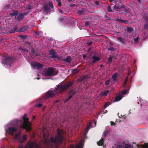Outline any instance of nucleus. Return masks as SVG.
I'll use <instances>...</instances> for the list:
<instances>
[{"label": "nucleus", "mask_w": 148, "mask_h": 148, "mask_svg": "<svg viewBox=\"0 0 148 148\" xmlns=\"http://www.w3.org/2000/svg\"><path fill=\"white\" fill-rule=\"evenodd\" d=\"M26 139V135L23 136L22 137L21 136V134L20 132H18L14 136V140H18L19 142H23L25 141Z\"/></svg>", "instance_id": "nucleus-5"}, {"label": "nucleus", "mask_w": 148, "mask_h": 148, "mask_svg": "<svg viewBox=\"0 0 148 148\" xmlns=\"http://www.w3.org/2000/svg\"><path fill=\"white\" fill-rule=\"evenodd\" d=\"M32 51L33 52H34V51L33 50H32Z\"/></svg>", "instance_id": "nucleus-57"}, {"label": "nucleus", "mask_w": 148, "mask_h": 148, "mask_svg": "<svg viewBox=\"0 0 148 148\" xmlns=\"http://www.w3.org/2000/svg\"><path fill=\"white\" fill-rule=\"evenodd\" d=\"M18 14V11H14L13 13H11L10 15L11 16H15Z\"/></svg>", "instance_id": "nucleus-18"}, {"label": "nucleus", "mask_w": 148, "mask_h": 148, "mask_svg": "<svg viewBox=\"0 0 148 148\" xmlns=\"http://www.w3.org/2000/svg\"><path fill=\"white\" fill-rule=\"evenodd\" d=\"M31 4H30L27 7V8L29 9H30L32 8V7H31Z\"/></svg>", "instance_id": "nucleus-31"}, {"label": "nucleus", "mask_w": 148, "mask_h": 148, "mask_svg": "<svg viewBox=\"0 0 148 148\" xmlns=\"http://www.w3.org/2000/svg\"><path fill=\"white\" fill-rule=\"evenodd\" d=\"M42 106V104H37L36 105V107H41Z\"/></svg>", "instance_id": "nucleus-35"}, {"label": "nucleus", "mask_w": 148, "mask_h": 148, "mask_svg": "<svg viewBox=\"0 0 148 148\" xmlns=\"http://www.w3.org/2000/svg\"><path fill=\"white\" fill-rule=\"evenodd\" d=\"M117 75V73H115L114 74L112 77V79L114 81H115L116 80Z\"/></svg>", "instance_id": "nucleus-20"}, {"label": "nucleus", "mask_w": 148, "mask_h": 148, "mask_svg": "<svg viewBox=\"0 0 148 148\" xmlns=\"http://www.w3.org/2000/svg\"><path fill=\"white\" fill-rule=\"evenodd\" d=\"M31 65L35 69L39 68L41 67V65L37 62H32Z\"/></svg>", "instance_id": "nucleus-9"}, {"label": "nucleus", "mask_w": 148, "mask_h": 148, "mask_svg": "<svg viewBox=\"0 0 148 148\" xmlns=\"http://www.w3.org/2000/svg\"><path fill=\"white\" fill-rule=\"evenodd\" d=\"M108 61L109 62H111L112 61V57H110L108 59Z\"/></svg>", "instance_id": "nucleus-32"}, {"label": "nucleus", "mask_w": 148, "mask_h": 148, "mask_svg": "<svg viewBox=\"0 0 148 148\" xmlns=\"http://www.w3.org/2000/svg\"><path fill=\"white\" fill-rule=\"evenodd\" d=\"M42 74L45 76H50L56 75L54 73L53 69L51 68H49L45 70L41 73Z\"/></svg>", "instance_id": "nucleus-4"}, {"label": "nucleus", "mask_w": 148, "mask_h": 148, "mask_svg": "<svg viewBox=\"0 0 148 148\" xmlns=\"http://www.w3.org/2000/svg\"><path fill=\"white\" fill-rule=\"evenodd\" d=\"M34 55H36V53L34 52Z\"/></svg>", "instance_id": "nucleus-54"}, {"label": "nucleus", "mask_w": 148, "mask_h": 148, "mask_svg": "<svg viewBox=\"0 0 148 148\" xmlns=\"http://www.w3.org/2000/svg\"><path fill=\"white\" fill-rule=\"evenodd\" d=\"M89 77H88L87 75H84V77L83 78L84 79H86L89 78Z\"/></svg>", "instance_id": "nucleus-33"}, {"label": "nucleus", "mask_w": 148, "mask_h": 148, "mask_svg": "<svg viewBox=\"0 0 148 148\" xmlns=\"http://www.w3.org/2000/svg\"><path fill=\"white\" fill-rule=\"evenodd\" d=\"M94 125V126H95L96 125V122H95Z\"/></svg>", "instance_id": "nucleus-49"}, {"label": "nucleus", "mask_w": 148, "mask_h": 148, "mask_svg": "<svg viewBox=\"0 0 148 148\" xmlns=\"http://www.w3.org/2000/svg\"><path fill=\"white\" fill-rule=\"evenodd\" d=\"M49 53L52 58H54L58 56L56 53L53 50H49Z\"/></svg>", "instance_id": "nucleus-11"}, {"label": "nucleus", "mask_w": 148, "mask_h": 148, "mask_svg": "<svg viewBox=\"0 0 148 148\" xmlns=\"http://www.w3.org/2000/svg\"><path fill=\"white\" fill-rule=\"evenodd\" d=\"M12 59L10 57L5 58L4 59L2 63L8 66L11 65V63L12 61Z\"/></svg>", "instance_id": "nucleus-7"}, {"label": "nucleus", "mask_w": 148, "mask_h": 148, "mask_svg": "<svg viewBox=\"0 0 148 148\" xmlns=\"http://www.w3.org/2000/svg\"><path fill=\"white\" fill-rule=\"evenodd\" d=\"M130 74V73H128V76Z\"/></svg>", "instance_id": "nucleus-51"}, {"label": "nucleus", "mask_w": 148, "mask_h": 148, "mask_svg": "<svg viewBox=\"0 0 148 148\" xmlns=\"http://www.w3.org/2000/svg\"><path fill=\"white\" fill-rule=\"evenodd\" d=\"M122 98V97L121 95H119L116 96L115 97V101H118L121 100Z\"/></svg>", "instance_id": "nucleus-14"}, {"label": "nucleus", "mask_w": 148, "mask_h": 148, "mask_svg": "<svg viewBox=\"0 0 148 148\" xmlns=\"http://www.w3.org/2000/svg\"><path fill=\"white\" fill-rule=\"evenodd\" d=\"M90 49H91V48H89V49L88 51H89V50H90Z\"/></svg>", "instance_id": "nucleus-55"}, {"label": "nucleus", "mask_w": 148, "mask_h": 148, "mask_svg": "<svg viewBox=\"0 0 148 148\" xmlns=\"http://www.w3.org/2000/svg\"><path fill=\"white\" fill-rule=\"evenodd\" d=\"M108 92H109V91L108 90H106L104 92H102L101 94V96H106L108 94Z\"/></svg>", "instance_id": "nucleus-19"}, {"label": "nucleus", "mask_w": 148, "mask_h": 148, "mask_svg": "<svg viewBox=\"0 0 148 148\" xmlns=\"http://www.w3.org/2000/svg\"><path fill=\"white\" fill-rule=\"evenodd\" d=\"M23 148V146H22V145H19L18 147V148Z\"/></svg>", "instance_id": "nucleus-39"}, {"label": "nucleus", "mask_w": 148, "mask_h": 148, "mask_svg": "<svg viewBox=\"0 0 148 148\" xmlns=\"http://www.w3.org/2000/svg\"><path fill=\"white\" fill-rule=\"evenodd\" d=\"M130 145H129L125 144L124 145H123L122 146L118 145L117 146L116 148H130Z\"/></svg>", "instance_id": "nucleus-12"}, {"label": "nucleus", "mask_w": 148, "mask_h": 148, "mask_svg": "<svg viewBox=\"0 0 148 148\" xmlns=\"http://www.w3.org/2000/svg\"><path fill=\"white\" fill-rule=\"evenodd\" d=\"M104 140L103 139H101L100 141L97 142V144L99 145H103Z\"/></svg>", "instance_id": "nucleus-15"}, {"label": "nucleus", "mask_w": 148, "mask_h": 148, "mask_svg": "<svg viewBox=\"0 0 148 148\" xmlns=\"http://www.w3.org/2000/svg\"><path fill=\"white\" fill-rule=\"evenodd\" d=\"M37 79H40V78H39V77H38V78H37Z\"/></svg>", "instance_id": "nucleus-53"}, {"label": "nucleus", "mask_w": 148, "mask_h": 148, "mask_svg": "<svg viewBox=\"0 0 148 148\" xmlns=\"http://www.w3.org/2000/svg\"><path fill=\"white\" fill-rule=\"evenodd\" d=\"M121 22L123 23H127V21H124V20H121Z\"/></svg>", "instance_id": "nucleus-37"}, {"label": "nucleus", "mask_w": 148, "mask_h": 148, "mask_svg": "<svg viewBox=\"0 0 148 148\" xmlns=\"http://www.w3.org/2000/svg\"><path fill=\"white\" fill-rule=\"evenodd\" d=\"M59 101V100H56V103H57V102H58Z\"/></svg>", "instance_id": "nucleus-48"}, {"label": "nucleus", "mask_w": 148, "mask_h": 148, "mask_svg": "<svg viewBox=\"0 0 148 148\" xmlns=\"http://www.w3.org/2000/svg\"><path fill=\"white\" fill-rule=\"evenodd\" d=\"M23 16L24 15L22 14H19L18 17V20L19 21L22 20L23 18Z\"/></svg>", "instance_id": "nucleus-17"}, {"label": "nucleus", "mask_w": 148, "mask_h": 148, "mask_svg": "<svg viewBox=\"0 0 148 148\" xmlns=\"http://www.w3.org/2000/svg\"><path fill=\"white\" fill-rule=\"evenodd\" d=\"M59 12L61 13H63V11L60 9H59Z\"/></svg>", "instance_id": "nucleus-42"}, {"label": "nucleus", "mask_w": 148, "mask_h": 148, "mask_svg": "<svg viewBox=\"0 0 148 148\" xmlns=\"http://www.w3.org/2000/svg\"><path fill=\"white\" fill-rule=\"evenodd\" d=\"M90 59L92 63L93 64L100 60V59L99 58L95 56L90 57Z\"/></svg>", "instance_id": "nucleus-8"}, {"label": "nucleus", "mask_w": 148, "mask_h": 148, "mask_svg": "<svg viewBox=\"0 0 148 148\" xmlns=\"http://www.w3.org/2000/svg\"><path fill=\"white\" fill-rule=\"evenodd\" d=\"M109 103H106L104 105V108H106L107 107L109 106Z\"/></svg>", "instance_id": "nucleus-34"}, {"label": "nucleus", "mask_w": 148, "mask_h": 148, "mask_svg": "<svg viewBox=\"0 0 148 148\" xmlns=\"http://www.w3.org/2000/svg\"><path fill=\"white\" fill-rule=\"evenodd\" d=\"M78 71V70L77 69H74L72 71V72L74 74L76 73Z\"/></svg>", "instance_id": "nucleus-24"}, {"label": "nucleus", "mask_w": 148, "mask_h": 148, "mask_svg": "<svg viewBox=\"0 0 148 148\" xmlns=\"http://www.w3.org/2000/svg\"><path fill=\"white\" fill-rule=\"evenodd\" d=\"M118 39L119 40V39H121V38H118Z\"/></svg>", "instance_id": "nucleus-50"}, {"label": "nucleus", "mask_w": 148, "mask_h": 148, "mask_svg": "<svg viewBox=\"0 0 148 148\" xmlns=\"http://www.w3.org/2000/svg\"><path fill=\"white\" fill-rule=\"evenodd\" d=\"M92 53H90V55H92Z\"/></svg>", "instance_id": "nucleus-56"}, {"label": "nucleus", "mask_w": 148, "mask_h": 148, "mask_svg": "<svg viewBox=\"0 0 148 148\" xmlns=\"http://www.w3.org/2000/svg\"><path fill=\"white\" fill-rule=\"evenodd\" d=\"M74 93V92H73V91H70V92H69V94H70V95L69 96V97L67 98V100H66V101H67L68 100H69L70 99H71L72 97V95H71V94H73Z\"/></svg>", "instance_id": "nucleus-21"}, {"label": "nucleus", "mask_w": 148, "mask_h": 148, "mask_svg": "<svg viewBox=\"0 0 148 148\" xmlns=\"http://www.w3.org/2000/svg\"><path fill=\"white\" fill-rule=\"evenodd\" d=\"M58 2V5L59 6H61V0H57Z\"/></svg>", "instance_id": "nucleus-30"}, {"label": "nucleus", "mask_w": 148, "mask_h": 148, "mask_svg": "<svg viewBox=\"0 0 148 148\" xmlns=\"http://www.w3.org/2000/svg\"><path fill=\"white\" fill-rule=\"evenodd\" d=\"M28 120L27 115L25 114L22 119H17L11 121L5 126L6 133L13 136L20 128L25 129L27 131H30L31 124Z\"/></svg>", "instance_id": "nucleus-1"}, {"label": "nucleus", "mask_w": 148, "mask_h": 148, "mask_svg": "<svg viewBox=\"0 0 148 148\" xmlns=\"http://www.w3.org/2000/svg\"><path fill=\"white\" fill-rule=\"evenodd\" d=\"M72 83L71 82L66 86H63L62 85L58 86L55 90L48 91L46 94V97L49 98L55 95L57 93L56 91H57V92H58L60 93L62 92L65 91L67 88L72 85Z\"/></svg>", "instance_id": "nucleus-2"}, {"label": "nucleus", "mask_w": 148, "mask_h": 148, "mask_svg": "<svg viewBox=\"0 0 148 148\" xmlns=\"http://www.w3.org/2000/svg\"><path fill=\"white\" fill-rule=\"evenodd\" d=\"M44 132H45L44 131L43 134L44 137L45 138V143L46 144L49 146L50 145V143L49 142V139L45 138V135L44 134Z\"/></svg>", "instance_id": "nucleus-13"}, {"label": "nucleus", "mask_w": 148, "mask_h": 148, "mask_svg": "<svg viewBox=\"0 0 148 148\" xmlns=\"http://www.w3.org/2000/svg\"><path fill=\"white\" fill-rule=\"evenodd\" d=\"M58 136L55 138L51 137L50 138L51 145L53 146L58 143H61L63 139L62 135L65 134V132L63 130H58Z\"/></svg>", "instance_id": "nucleus-3"}, {"label": "nucleus", "mask_w": 148, "mask_h": 148, "mask_svg": "<svg viewBox=\"0 0 148 148\" xmlns=\"http://www.w3.org/2000/svg\"><path fill=\"white\" fill-rule=\"evenodd\" d=\"M139 1H140V0H138Z\"/></svg>", "instance_id": "nucleus-58"}, {"label": "nucleus", "mask_w": 148, "mask_h": 148, "mask_svg": "<svg viewBox=\"0 0 148 148\" xmlns=\"http://www.w3.org/2000/svg\"><path fill=\"white\" fill-rule=\"evenodd\" d=\"M113 8H114V10H116V9H119L120 8V7H119L117 5H114V6Z\"/></svg>", "instance_id": "nucleus-26"}, {"label": "nucleus", "mask_w": 148, "mask_h": 148, "mask_svg": "<svg viewBox=\"0 0 148 148\" xmlns=\"http://www.w3.org/2000/svg\"><path fill=\"white\" fill-rule=\"evenodd\" d=\"M127 90H124L122 91V93L123 94L125 95L127 93Z\"/></svg>", "instance_id": "nucleus-25"}, {"label": "nucleus", "mask_w": 148, "mask_h": 148, "mask_svg": "<svg viewBox=\"0 0 148 148\" xmlns=\"http://www.w3.org/2000/svg\"><path fill=\"white\" fill-rule=\"evenodd\" d=\"M71 148H74V146L73 145H72L71 146Z\"/></svg>", "instance_id": "nucleus-44"}, {"label": "nucleus", "mask_w": 148, "mask_h": 148, "mask_svg": "<svg viewBox=\"0 0 148 148\" xmlns=\"http://www.w3.org/2000/svg\"><path fill=\"white\" fill-rule=\"evenodd\" d=\"M111 124L112 125H114L115 124V123L114 122H111Z\"/></svg>", "instance_id": "nucleus-43"}, {"label": "nucleus", "mask_w": 148, "mask_h": 148, "mask_svg": "<svg viewBox=\"0 0 148 148\" xmlns=\"http://www.w3.org/2000/svg\"><path fill=\"white\" fill-rule=\"evenodd\" d=\"M71 57L68 56L65 59V61L67 62H69L71 61Z\"/></svg>", "instance_id": "nucleus-23"}, {"label": "nucleus", "mask_w": 148, "mask_h": 148, "mask_svg": "<svg viewBox=\"0 0 148 148\" xmlns=\"http://www.w3.org/2000/svg\"><path fill=\"white\" fill-rule=\"evenodd\" d=\"M88 22H86V25L88 24Z\"/></svg>", "instance_id": "nucleus-47"}, {"label": "nucleus", "mask_w": 148, "mask_h": 148, "mask_svg": "<svg viewBox=\"0 0 148 148\" xmlns=\"http://www.w3.org/2000/svg\"><path fill=\"white\" fill-rule=\"evenodd\" d=\"M91 126V123H90V124L87 126L86 129L84 133L86 134L87 133L89 128Z\"/></svg>", "instance_id": "nucleus-16"}, {"label": "nucleus", "mask_w": 148, "mask_h": 148, "mask_svg": "<svg viewBox=\"0 0 148 148\" xmlns=\"http://www.w3.org/2000/svg\"><path fill=\"white\" fill-rule=\"evenodd\" d=\"M49 5L52 8H53V4H52V2H49Z\"/></svg>", "instance_id": "nucleus-27"}, {"label": "nucleus", "mask_w": 148, "mask_h": 148, "mask_svg": "<svg viewBox=\"0 0 148 148\" xmlns=\"http://www.w3.org/2000/svg\"><path fill=\"white\" fill-rule=\"evenodd\" d=\"M108 10L109 12H111V10L110 9V6H108Z\"/></svg>", "instance_id": "nucleus-36"}, {"label": "nucleus", "mask_w": 148, "mask_h": 148, "mask_svg": "<svg viewBox=\"0 0 148 148\" xmlns=\"http://www.w3.org/2000/svg\"><path fill=\"white\" fill-rule=\"evenodd\" d=\"M84 145V142L83 140H81L78 144L76 145L75 148H82Z\"/></svg>", "instance_id": "nucleus-10"}, {"label": "nucleus", "mask_w": 148, "mask_h": 148, "mask_svg": "<svg viewBox=\"0 0 148 148\" xmlns=\"http://www.w3.org/2000/svg\"><path fill=\"white\" fill-rule=\"evenodd\" d=\"M83 57L84 58H86V56L85 55H84L83 56Z\"/></svg>", "instance_id": "nucleus-45"}, {"label": "nucleus", "mask_w": 148, "mask_h": 148, "mask_svg": "<svg viewBox=\"0 0 148 148\" xmlns=\"http://www.w3.org/2000/svg\"><path fill=\"white\" fill-rule=\"evenodd\" d=\"M25 148H40L38 145L35 142L29 141L25 146Z\"/></svg>", "instance_id": "nucleus-6"}, {"label": "nucleus", "mask_w": 148, "mask_h": 148, "mask_svg": "<svg viewBox=\"0 0 148 148\" xmlns=\"http://www.w3.org/2000/svg\"><path fill=\"white\" fill-rule=\"evenodd\" d=\"M77 13L79 14H82V12L81 11H78L77 12Z\"/></svg>", "instance_id": "nucleus-40"}, {"label": "nucleus", "mask_w": 148, "mask_h": 148, "mask_svg": "<svg viewBox=\"0 0 148 148\" xmlns=\"http://www.w3.org/2000/svg\"><path fill=\"white\" fill-rule=\"evenodd\" d=\"M127 80V77L125 79V82H124V85H125L126 84Z\"/></svg>", "instance_id": "nucleus-41"}, {"label": "nucleus", "mask_w": 148, "mask_h": 148, "mask_svg": "<svg viewBox=\"0 0 148 148\" xmlns=\"http://www.w3.org/2000/svg\"><path fill=\"white\" fill-rule=\"evenodd\" d=\"M110 80L109 79V80H107L106 81L105 84H106V85H108L109 84V83H110Z\"/></svg>", "instance_id": "nucleus-29"}, {"label": "nucleus", "mask_w": 148, "mask_h": 148, "mask_svg": "<svg viewBox=\"0 0 148 148\" xmlns=\"http://www.w3.org/2000/svg\"><path fill=\"white\" fill-rule=\"evenodd\" d=\"M138 38H136L134 39V41L135 43H136L138 41Z\"/></svg>", "instance_id": "nucleus-38"}, {"label": "nucleus", "mask_w": 148, "mask_h": 148, "mask_svg": "<svg viewBox=\"0 0 148 148\" xmlns=\"http://www.w3.org/2000/svg\"><path fill=\"white\" fill-rule=\"evenodd\" d=\"M106 133H105V134H104V135H103L104 136H106Z\"/></svg>", "instance_id": "nucleus-52"}, {"label": "nucleus", "mask_w": 148, "mask_h": 148, "mask_svg": "<svg viewBox=\"0 0 148 148\" xmlns=\"http://www.w3.org/2000/svg\"><path fill=\"white\" fill-rule=\"evenodd\" d=\"M141 148H148V143H145L144 145H142Z\"/></svg>", "instance_id": "nucleus-22"}, {"label": "nucleus", "mask_w": 148, "mask_h": 148, "mask_svg": "<svg viewBox=\"0 0 148 148\" xmlns=\"http://www.w3.org/2000/svg\"><path fill=\"white\" fill-rule=\"evenodd\" d=\"M109 1L112 3H115L117 1V0H109Z\"/></svg>", "instance_id": "nucleus-28"}, {"label": "nucleus", "mask_w": 148, "mask_h": 148, "mask_svg": "<svg viewBox=\"0 0 148 148\" xmlns=\"http://www.w3.org/2000/svg\"><path fill=\"white\" fill-rule=\"evenodd\" d=\"M145 27H148V25H145Z\"/></svg>", "instance_id": "nucleus-46"}]
</instances>
